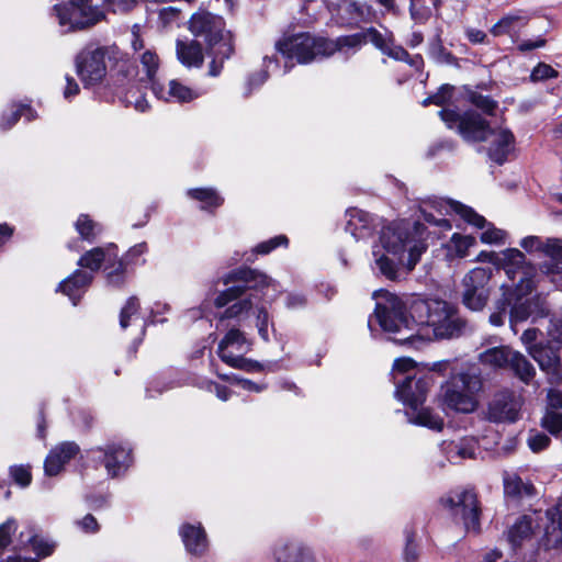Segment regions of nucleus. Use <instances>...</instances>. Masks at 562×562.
<instances>
[{
	"label": "nucleus",
	"mask_w": 562,
	"mask_h": 562,
	"mask_svg": "<svg viewBox=\"0 0 562 562\" xmlns=\"http://www.w3.org/2000/svg\"><path fill=\"white\" fill-rule=\"evenodd\" d=\"M376 300L375 317L383 330L400 334L394 341L419 348L426 340L449 339L460 335L464 323L457 310L446 301L414 299L409 317L400 297L384 290L373 293Z\"/></svg>",
	"instance_id": "1"
},
{
	"label": "nucleus",
	"mask_w": 562,
	"mask_h": 562,
	"mask_svg": "<svg viewBox=\"0 0 562 562\" xmlns=\"http://www.w3.org/2000/svg\"><path fill=\"white\" fill-rule=\"evenodd\" d=\"M530 356L538 362L540 368L546 371L555 370L559 363V357L551 347H531Z\"/></svg>",
	"instance_id": "40"
},
{
	"label": "nucleus",
	"mask_w": 562,
	"mask_h": 562,
	"mask_svg": "<svg viewBox=\"0 0 562 562\" xmlns=\"http://www.w3.org/2000/svg\"><path fill=\"white\" fill-rule=\"evenodd\" d=\"M539 330L537 328H528L521 335V341L530 352L531 347H541V345L535 344L538 337Z\"/></svg>",
	"instance_id": "61"
},
{
	"label": "nucleus",
	"mask_w": 562,
	"mask_h": 562,
	"mask_svg": "<svg viewBox=\"0 0 562 562\" xmlns=\"http://www.w3.org/2000/svg\"><path fill=\"white\" fill-rule=\"evenodd\" d=\"M369 42L367 30L362 33L337 37L336 40L325 38L326 57L334 55L336 52L344 54L356 53L362 44Z\"/></svg>",
	"instance_id": "28"
},
{
	"label": "nucleus",
	"mask_w": 562,
	"mask_h": 562,
	"mask_svg": "<svg viewBox=\"0 0 562 562\" xmlns=\"http://www.w3.org/2000/svg\"><path fill=\"white\" fill-rule=\"evenodd\" d=\"M220 378L222 380L236 383V384L240 385V387L243 390L248 391V392L260 393L267 389L266 384H259V383L252 382L247 379L238 378L237 375H234V374H232V375L220 374Z\"/></svg>",
	"instance_id": "49"
},
{
	"label": "nucleus",
	"mask_w": 562,
	"mask_h": 562,
	"mask_svg": "<svg viewBox=\"0 0 562 562\" xmlns=\"http://www.w3.org/2000/svg\"><path fill=\"white\" fill-rule=\"evenodd\" d=\"M441 451L449 462L457 464L465 459H475L479 452V443L473 437H463L457 440L442 441Z\"/></svg>",
	"instance_id": "20"
},
{
	"label": "nucleus",
	"mask_w": 562,
	"mask_h": 562,
	"mask_svg": "<svg viewBox=\"0 0 562 562\" xmlns=\"http://www.w3.org/2000/svg\"><path fill=\"white\" fill-rule=\"evenodd\" d=\"M151 91L157 99L170 103H190L202 95V93L189 87L179 79H170L166 85L154 81Z\"/></svg>",
	"instance_id": "19"
},
{
	"label": "nucleus",
	"mask_w": 562,
	"mask_h": 562,
	"mask_svg": "<svg viewBox=\"0 0 562 562\" xmlns=\"http://www.w3.org/2000/svg\"><path fill=\"white\" fill-rule=\"evenodd\" d=\"M548 334L553 340L562 341V318L550 321Z\"/></svg>",
	"instance_id": "63"
},
{
	"label": "nucleus",
	"mask_w": 562,
	"mask_h": 562,
	"mask_svg": "<svg viewBox=\"0 0 562 562\" xmlns=\"http://www.w3.org/2000/svg\"><path fill=\"white\" fill-rule=\"evenodd\" d=\"M541 426L551 435L562 438V412L546 411L541 418Z\"/></svg>",
	"instance_id": "46"
},
{
	"label": "nucleus",
	"mask_w": 562,
	"mask_h": 562,
	"mask_svg": "<svg viewBox=\"0 0 562 562\" xmlns=\"http://www.w3.org/2000/svg\"><path fill=\"white\" fill-rule=\"evenodd\" d=\"M483 381L479 370L470 368L452 374L440 390V404L446 411L471 414L479 407Z\"/></svg>",
	"instance_id": "7"
},
{
	"label": "nucleus",
	"mask_w": 562,
	"mask_h": 562,
	"mask_svg": "<svg viewBox=\"0 0 562 562\" xmlns=\"http://www.w3.org/2000/svg\"><path fill=\"white\" fill-rule=\"evenodd\" d=\"M59 24L70 30L85 29L104 19V12L91 0H69L54 5Z\"/></svg>",
	"instance_id": "13"
},
{
	"label": "nucleus",
	"mask_w": 562,
	"mask_h": 562,
	"mask_svg": "<svg viewBox=\"0 0 562 562\" xmlns=\"http://www.w3.org/2000/svg\"><path fill=\"white\" fill-rule=\"evenodd\" d=\"M114 12H127L132 10L138 0H108Z\"/></svg>",
	"instance_id": "62"
},
{
	"label": "nucleus",
	"mask_w": 562,
	"mask_h": 562,
	"mask_svg": "<svg viewBox=\"0 0 562 562\" xmlns=\"http://www.w3.org/2000/svg\"><path fill=\"white\" fill-rule=\"evenodd\" d=\"M272 64H277V61L271 57H265L263 58V69H260L258 71H255L251 74L246 83H245V94L249 95L254 90L261 87L268 79V69Z\"/></svg>",
	"instance_id": "44"
},
{
	"label": "nucleus",
	"mask_w": 562,
	"mask_h": 562,
	"mask_svg": "<svg viewBox=\"0 0 562 562\" xmlns=\"http://www.w3.org/2000/svg\"><path fill=\"white\" fill-rule=\"evenodd\" d=\"M251 341L238 327L229 328L218 342L217 355L227 366L246 372H260L263 366L245 355L251 350Z\"/></svg>",
	"instance_id": "10"
},
{
	"label": "nucleus",
	"mask_w": 562,
	"mask_h": 562,
	"mask_svg": "<svg viewBox=\"0 0 562 562\" xmlns=\"http://www.w3.org/2000/svg\"><path fill=\"white\" fill-rule=\"evenodd\" d=\"M526 25V19L518 13H508L495 23L490 32L493 36L509 35L515 38Z\"/></svg>",
	"instance_id": "34"
},
{
	"label": "nucleus",
	"mask_w": 562,
	"mask_h": 562,
	"mask_svg": "<svg viewBox=\"0 0 562 562\" xmlns=\"http://www.w3.org/2000/svg\"><path fill=\"white\" fill-rule=\"evenodd\" d=\"M548 404L546 411H553L554 413L562 412V392L557 389H551L547 395Z\"/></svg>",
	"instance_id": "58"
},
{
	"label": "nucleus",
	"mask_w": 562,
	"mask_h": 562,
	"mask_svg": "<svg viewBox=\"0 0 562 562\" xmlns=\"http://www.w3.org/2000/svg\"><path fill=\"white\" fill-rule=\"evenodd\" d=\"M441 120L450 130H457L467 142H488L490 158L502 165L514 147V135L505 128L492 130L486 121L475 112L459 114L454 110L443 109L439 112Z\"/></svg>",
	"instance_id": "4"
},
{
	"label": "nucleus",
	"mask_w": 562,
	"mask_h": 562,
	"mask_svg": "<svg viewBox=\"0 0 562 562\" xmlns=\"http://www.w3.org/2000/svg\"><path fill=\"white\" fill-rule=\"evenodd\" d=\"M139 302L137 297H130L120 313V326L125 329L128 326L130 318L138 314Z\"/></svg>",
	"instance_id": "48"
},
{
	"label": "nucleus",
	"mask_w": 562,
	"mask_h": 562,
	"mask_svg": "<svg viewBox=\"0 0 562 562\" xmlns=\"http://www.w3.org/2000/svg\"><path fill=\"white\" fill-rule=\"evenodd\" d=\"M188 195L201 203L202 210H212L223 204V198L211 188H196L188 190Z\"/></svg>",
	"instance_id": "38"
},
{
	"label": "nucleus",
	"mask_w": 562,
	"mask_h": 562,
	"mask_svg": "<svg viewBox=\"0 0 562 562\" xmlns=\"http://www.w3.org/2000/svg\"><path fill=\"white\" fill-rule=\"evenodd\" d=\"M469 99L473 105L481 109L485 113H492L496 106V103L488 97L471 92Z\"/></svg>",
	"instance_id": "54"
},
{
	"label": "nucleus",
	"mask_w": 562,
	"mask_h": 562,
	"mask_svg": "<svg viewBox=\"0 0 562 562\" xmlns=\"http://www.w3.org/2000/svg\"><path fill=\"white\" fill-rule=\"evenodd\" d=\"M527 443H528V447L533 452H539L549 446L550 438L542 432H539L537 430H531L528 435Z\"/></svg>",
	"instance_id": "52"
},
{
	"label": "nucleus",
	"mask_w": 562,
	"mask_h": 562,
	"mask_svg": "<svg viewBox=\"0 0 562 562\" xmlns=\"http://www.w3.org/2000/svg\"><path fill=\"white\" fill-rule=\"evenodd\" d=\"M514 374L524 383L528 384L536 374V369L527 358L518 351L513 350L508 367Z\"/></svg>",
	"instance_id": "36"
},
{
	"label": "nucleus",
	"mask_w": 562,
	"mask_h": 562,
	"mask_svg": "<svg viewBox=\"0 0 562 562\" xmlns=\"http://www.w3.org/2000/svg\"><path fill=\"white\" fill-rule=\"evenodd\" d=\"M79 447L72 441H66L56 446L45 459L44 470L46 475H57L77 453Z\"/></svg>",
	"instance_id": "21"
},
{
	"label": "nucleus",
	"mask_w": 562,
	"mask_h": 562,
	"mask_svg": "<svg viewBox=\"0 0 562 562\" xmlns=\"http://www.w3.org/2000/svg\"><path fill=\"white\" fill-rule=\"evenodd\" d=\"M75 524L86 533H95L99 530V524L91 514L86 515L82 519L76 520Z\"/></svg>",
	"instance_id": "59"
},
{
	"label": "nucleus",
	"mask_w": 562,
	"mask_h": 562,
	"mask_svg": "<svg viewBox=\"0 0 562 562\" xmlns=\"http://www.w3.org/2000/svg\"><path fill=\"white\" fill-rule=\"evenodd\" d=\"M10 475L21 487H26L32 481L30 468L26 465H13L10 468Z\"/></svg>",
	"instance_id": "50"
},
{
	"label": "nucleus",
	"mask_w": 562,
	"mask_h": 562,
	"mask_svg": "<svg viewBox=\"0 0 562 562\" xmlns=\"http://www.w3.org/2000/svg\"><path fill=\"white\" fill-rule=\"evenodd\" d=\"M75 228L82 239L92 241L101 232L102 227L89 215L81 214L75 223Z\"/></svg>",
	"instance_id": "43"
},
{
	"label": "nucleus",
	"mask_w": 562,
	"mask_h": 562,
	"mask_svg": "<svg viewBox=\"0 0 562 562\" xmlns=\"http://www.w3.org/2000/svg\"><path fill=\"white\" fill-rule=\"evenodd\" d=\"M93 460L101 461L111 477L122 475L132 464V450L122 443H108L90 450Z\"/></svg>",
	"instance_id": "17"
},
{
	"label": "nucleus",
	"mask_w": 562,
	"mask_h": 562,
	"mask_svg": "<svg viewBox=\"0 0 562 562\" xmlns=\"http://www.w3.org/2000/svg\"><path fill=\"white\" fill-rule=\"evenodd\" d=\"M21 117L20 105H12L5 111L0 119V127L2 130L11 128Z\"/></svg>",
	"instance_id": "55"
},
{
	"label": "nucleus",
	"mask_w": 562,
	"mask_h": 562,
	"mask_svg": "<svg viewBox=\"0 0 562 562\" xmlns=\"http://www.w3.org/2000/svg\"><path fill=\"white\" fill-rule=\"evenodd\" d=\"M256 326L258 328V334L262 338V340L268 341L269 340V325H270V317L269 313L265 307H259L257 310V316H256Z\"/></svg>",
	"instance_id": "53"
},
{
	"label": "nucleus",
	"mask_w": 562,
	"mask_h": 562,
	"mask_svg": "<svg viewBox=\"0 0 562 562\" xmlns=\"http://www.w3.org/2000/svg\"><path fill=\"white\" fill-rule=\"evenodd\" d=\"M277 50L286 59L299 64H310L326 57L325 38L310 33H299L283 37L276 44Z\"/></svg>",
	"instance_id": "12"
},
{
	"label": "nucleus",
	"mask_w": 562,
	"mask_h": 562,
	"mask_svg": "<svg viewBox=\"0 0 562 562\" xmlns=\"http://www.w3.org/2000/svg\"><path fill=\"white\" fill-rule=\"evenodd\" d=\"M367 35L369 36V42L372 43L384 55H387L395 60L402 61L408 58V53L402 46L394 44L392 33H381L376 29L370 27L367 30Z\"/></svg>",
	"instance_id": "26"
},
{
	"label": "nucleus",
	"mask_w": 562,
	"mask_h": 562,
	"mask_svg": "<svg viewBox=\"0 0 562 562\" xmlns=\"http://www.w3.org/2000/svg\"><path fill=\"white\" fill-rule=\"evenodd\" d=\"M92 279L93 274L77 270L71 276L61 281L56 291L67 295L72 304L77 305L87 288L91 283Z\"/></svg>",
	"instance_id": "24"
},
{
	"label": "nucleus",
	"mask_w": 562,
	"mask_h": 562,
	"mask_svg": "<svg viewBox=\"0 0 562 562\" xmlns=\"http://www.w3.org/2000/svg\"><path fill=\"white\" fill-rule=\"evenodd\" d=\"M549 524L544 529V546L548 549L562 546V498L546 512Z\"/></svg>",
	"instance_id": "27"
},
{
	"label": "nucleus",
	"mask_w": 562,
	"mask_h": 562,
	"mask_svg": "<svg viewBox=\"0 0 562 562\" xmlns=\"http://www.w3.org/2000/svg\"><path fill=\"white\" fill-rule=\"evenodd\" d=\"M117 255L114 250V247H109L106 249L97 247L89 251H87L78 261V265L82 268L89 269L91 274L98 271L103 262L116 265L115 259ZM115 266L112 267V269Z\"/></svg>",
	"instance_id": "31"
},
{
	"label": "nucleus",
	"mask_w": 562,
	"mask_h": 562,
	"mask_svg": "<svg viewBox=\"0 0 562 562\" xmlns=\"http://www.w3.org/2000/svg\"><path fill=\"white\" fill-rule=\"evenodd\" d=\"M452 89L453 88L450 86H442L436 94L425 99L423 101V104L427 105L429 103H434L437 105H441L442 103L450 99Z\"/></svg>",
	"instance_id": "57"
},
{
	"label": "nucleus",
	"mask_w": 562,
	"mask_h": 562,
	"mask_svg": "<svg viewBox=\"0 0 562 562\" xmlns=\"http://www.w3.org/2000/svg\"><path fill=\"white\" fill-rule=\"evenodd\" d=\"M234 279L244 280L247 289H259L262 296L270 300L274 299V293L279 291V284L267 274L256 270H239L232 272L223 278L224 285H228ZM251 294L246 293L245 286L233 285L218 292L214 297V307L227 308L218 315L220 323L231 318H243L252 310L254 303Z\"/></svg>",
	"instance_id": "5"
},
{
	"label": "nucleus",
	"mask_w": 562,
	"mask_h": 562,
	"mask_svg": "<svg viewBox=\"0 0 562 562\" xmlns=\"http://www.w3.org/2000/svg\"><path fill=\"white\" fill-rule=\"evenodd\" d=\"M27 547H31L37 558H46L50 555L55 549V544L38 537L33 527H27L20 532L19 542L14 549L22 550Z\"/></svg>",
	"instance_id": "29"
},
{
	"label": "nucleus",
	"mask_w": 562,
	"mask_h": 562,
	"mask_svg": "<svg viewBox=\"0 0 562 562\" xmlns=\"http://www.w3.org/2000/svg\"><path fill=\"white\" fill-rule=\"evenodd\" d=\"M180 536L187 551L193 555H202L209 547L205 531L201 524H184L180 528Z\"/></svg>",
	"instance_id": "25"
},
{
	"label": "nucleus",
	"mask_w": 562,
	"mask_h": 562,
	"mask_svg": "<svg viewBox=\"0 0 562 562\" xmlns=\"http://www.w3.org/2000/svg\"><path fill=\"white\" fill-rule=\"evenodd\" d=\"M475 245L476 239L473 236L454 233L448 244V250L458 258H464L468 256L469 249Z\"/></svg>",
	"instance_id": "42"
},
{
	"label": "nucleus",
	"mask_w": 562,
	"mask_h": 562,
	"mask_svg": "<svg viewBox=\"0 0 562 562\" xmlns=\"http://www.w3.org/2000/svg\"><path fill=\"white\" fill-rule=\"evenodd\" d=\"M411 422L436 431H440L443 427L442 418L428 408H423L417 412Z\"/></svg>",
	"instance_id": "45"
},
{
	"label": "nucleus",
	"mask_w": 562,
	"mask_h": 562,
	"mask_svg": "<svg viewBox=\"0 0 562 562\" xmlns=\"http://www.w3.org/2000/svg\"><path fill=\"white\" fill-rule=\"evenodd\" d=\"M513 349L507 346L492 347L479 355L482 366L496 370L508 367Z\"/></svg>",
	"instance_id": "32"
},
{
	"label": "nucleus",
	"mask_w": 562,
	"mask_h": 562,
	"mask_svg": "<svg viewBox=\"0 0 562 562\" xmlns=\"http://www.w3.org/2000/svg\"><path fill=\"white\" fill-rule=\"evenodd\" d=\"M475 261L502 268L512 281L502 289L504 302L510 306L509 322L514 331L518 323L546 315L542 300L532 295L536 268L526 260L524 252L517 248H507L501 252L482 250Z\"/></svg>",
	"instance_id": "2"
},
{
	"label": "nucleus",
	"mask_w": 562,
	"mask_h": 562,
	"mask_svg": "<svg viewBox=\"0 0 562 562\" xmlns=\"http://www.w3.org/2000/svg\"><path fill=\"white\" fill-rule=\"evenodd\" d=\"M445 502L456 516H461L468 531H479L480 508L476 494L472 490L454 491Z\"/></svg>",
	"instance_id": "18"
},
{
	"label": "nucleus",
	"mask_w": 562,
	"mask_h": 562,
	"mask_svg": "<svg viewBox=\"0 0 562 562\" xmlns=\"http://www.w3.org/2000/svg\"><path fill=\"white\" fill-rule=\"evenodd\" d=\"M346 232L356 240L366 239L371 236L373 218L368 212L352 207L346 211Z\"/></svg>",
	"instance_id": "23"
},
{
	"label": "nucleus",
	"mask_w": 562,
	"mask_h": 562,
	"mask_svg": "<svg viewBox=\"0 0 562 562\" xmlns=\"http://www.w3.org/2000/svg\"><path fill=\"white\" fill-rule=\"evenodd\" d=\"M306 297L302 293H289L285 297V306L289 310H299L306 305Z\"/></svg>",
	"instance_id": "60"
},
{
	"label": "nucleus",
	"mask_w": 562,
	"mask_h": 562,
	"mask_svg": "<svg viewBox=\"0 0 562 562\" xmlns=\"http://www.w3.org/2000/svg\"><path fill=\"white\" fill-rule=\"evenodd\" d=\"M277 562H315L312 551L299 543H280L274 549Z\"/></svg>",
	"instance_id": "30"
},
{
	"label": "nucleus",
	"mask_w": 562,
	"mask_h": 562,
	"mask_svg": "<svg viewBox=\"0 0 562 562\" xmlns=\"http://www.w3.org/2000/svg\"><path fill=\"white\" fill-rule=\"evenodd\" d=\"M392 379L396 386L395 397L413 409L425 402L432 385L431 376L417 370L411 358H398L394 361Z\"/></svg>",
	"instance_id": "8"
},
{
	"label": "nucleus",
	"mask_w": 562,
	"mask_h": 562,
	"mask_svg": "<svg viewBox=\"0 0 562 562\" xmlns=\"http://www.w3.org/2000/svg\"><path fill=\"white\" fill-rule=\"evenodd\" d=\"M492 277L490 268L476 267L462 279V301L472 311H481L490 297L488 282Z\"/></svg>",
	"instance_id": "14"
},
{
	"label": "nucleus",
	"mask_w": 562,
	"mask_h": 562,
	"mask_svg": "<svg viewBox=\"0 0 562 562\" xmlns=\"http://www.w3.org/2000/svg\"><path fill=\"white\" fill-rule=\"evenodd\" d=\"M429 53L438 61H443L449 57V54L445 52V48L439 40H436L430 44Z\"/></svg>",
	"instance_id": "64"
},
{
	"label": "nucleus",
	"mask_w": 562,
	"mask_h": 562,
	"mask_svg": "<svg viewBox=\"0 0 562 562\" xmlns=\"http://www.w3.org/2000/svg\"><path fill=\"white\" fill-rule=\"evenodd\" d=\"M138 60L142 66V71L145 74L146 79L150 82V87L156 79V74L159 68V57L153 49H145L138 55Z\"/></svg>",
	"instance_id": "41"
},
{
	"label": "nucleus",
	"mask_w": 562,
	"mask_h": 562,
	"mask_svg": "<svg viewBox=\"0 0 562 562\" xmlns=\"http://www.w3.org/2000/svg\"><path fill=\"white\" fill-rule=\"evenodd\" d=\"M147 251V244L139 243L135 246L131 247L126 252L124 258L117 260L115 267L110 269L109 266L105 267L106 271V280L112 285H121L125 280V269L128 265H136L139 261V258Z\"/></svg>",
	"instance_id": "22"
},
{
	"label": "nucleus",
	"mask_w": 562,
	"mask_h": 562,
	"mask_svg": "<svg viewBox=\"0 0 562 562\" xmlns=\"http://www.w3.org/2000/svg\"><path fill=\"white\" fill-rule=\"evenodd\" d=\"M190 31L194 36L202 37L216 57L231 56L233 52L231 34L225 31V23L221 16L199 11L190 20Z\"/></svg>",
	"instance_id": "9"
},
{
	"label": "nucleus",
	"mask_w": 562,
	"mask_h": 562,
	"mask_svg": "<svg viewBox=\"0 0 562 562\" xmlns=\"http://www.w3.org/2000/svg\"><path fill=\"white\" fill-rule=\"evenodd\" d=\"M16 528V521L12 518L0 525V562H38V559L21 558L20 555L2 558L5 549L12 543V536L15 533Z\"/></svg>",
	"instance_id": "35"
},
{
	"label": "nucleus",
	"mask_w": 562,
	"mask_h": 562,
	"mask_svg": "<svg viewBox=\"0 0 562 562\" xmlns=\"http://www.w3.org/2000/svg\"><path fill=\"white\" fill-rule=\"evenodd\" d=\"M177 56L178 59L188 67H199L203 63L202 49L200 45L194 43L187 44L183 42H178Z\"/></svg>",
	"instance_id": "37"
},
{
	"label": "nucleus",
	"mask_w": 562,
	"mask_h": 562,
	"mask_svg": "<svg viewBox=\"0 0 562 562\" xmlns=\"http://www.w3.org/2000/svg\"><path fill=\"white\" fill-rule=\"evenodd\" d=\"M505 495L513 498L530 497L535 494V487L529 482H524L519 475L514 472H504L503 474Z\"/></svg>",
	"instance_id": "33"
},
{
	"label": "nucleus",
	"mask_w": 562,
	"mask_h": 562,
	"mask_svg": "<svg viewBox=\"0 0 562 562\" xmlns=\"http://www.w3.org/2000/svg\"><path fill=\"white\" fill-rule=\"evenodd\" d=\"M288 245V238L284 235H279L273 238H270L266 241H262L256 246L254 249V252L260 254V255H268L273 249L278 248L279 246H286Z\"/></svg>",
	"instance_id": "51"
},
{
	"label": "nucleus",
	"mask_w": 562,
	"mask_h": 562,
	"mask_svg": "<svg viewBox=\"0 0 562 562\" xmlns=\"http://www.w3.org/2000/svg\"><path fill=\"white\" fill-rule=\"evenodd\" d=\"M379 241L380 244L373 247L374 262L380 272L390 280L396 279L397 265L382 250L398 257L401 262L402 255L407 252L405 265L408 270H413L427 248L425 227L419 222L412 226L404 221L391 223L382 228Z\"/></svg>",
	"instance_id": "3"
},
{
	"label": "nucleus",
	"mask_w": 562,
	"mask_h": 562,
	"mask_svg": "<svg viewBox=\"0 0 562 562\" xmlns=\"http://www.w3.org/2000/svg\"><path fill=\"white\" fill-rule=\"evenodd\" d=\"M557 76L558 72L550 65L547 64H539L533 68L531 72V79L533 81L546 80L549 78H554Z\"/></svg>",
	"instance_id": "56"
},
{
	"label": "nucleus",
	"mask_w": 562,
	"mask_h": 562,
	"mask_svg": "<svg viewBox=\"0 0 562 562\" xmlns=\"http://www.w3.org/2000/svg\"><path fill=\"white\" fill-rule=\"evenodd\" d=\"M423 220L431 225L439 227L442 231H450V222L443 217L451 213L460 215L467 223L483 232L480 235V240L486 245L501 246L506 243L507 233L501 228L495 227L488 223L482 215L477 214L472 207L464 205L458 201L450 199L436 198L420 209Z\"/></svg>",
	"instance_id": "6"
},
{
	"label": "nucleus",
	"mask_w": 562,
	"mask_h": 562,
	"mask_svg": "<svg viewBox=\"0 0 562 562\" xmlns=\"http://www.w3.org/2000/svg\"><path fill=\"white\" fill-rule=\"evenodd\" d=\"M532 518L529 516H522L509 529L508 540L514 547L519 546L521 541L528 539L532 535Z\"/></svg>",
	"instance_id": "39"
},
{
	"label": "nucleus",
	"mask_w": 562,
	"mask_h": 562,
	"mask_svg": "<svg viewBox=\"0 0 562 562\" xmlns=\"http://www.w3.org/2000/svg\"><path fill=\"white\" fill-rule=\"evenodd\" d=\"M524 397L512 390L497 392L487 405L486 417L493 423H515L519 419Z\"/></svg>",
	"instance_id": "15"
},
{
	"label": "nucleus",
	"mask_w": 562,
	"mask_h": 562,
	"mask_svg": "<svg viewBox=\"0 0 562 562\" xmlns=\"http://www.w3.org/2000/svg\"><path fill=\"white\" fill-rule=\"evenodd\" d=\"M520 247L528 252L540 251L549 257V261L543 262L540 269L546 274L562 273V240L558 238H547L543 240L538 236H527L519 243Z\"/></svg>",
	"instance_id": "16"
},
{
	"label": "nucleus",
	"mask_w": 562,
	"mask_h": 562,
	"mask_svg": "<svg viewBox=\"0 0 562 562\" xmlns=\"http://www.w3.org/2000/svg\"><path fill=\"white\" fill-rule=\"evenodd\" d=\"M117 55L116 46L87 45L76 57V70L85 87L94 86L106 75V59Z\"/></svg>",
	"instance_id": "11"
},
{
	"label": "nucleus",
	"mask_w": 562,
	"mask_h": 562,
	"mask_svg": "<svg viewBox=\"0 0 562 562\" xmlns=\"http://www.w3.org/2000/svg\"><path fill=\"white\" fill-rule=\"evenodd\" d=\"M215 295L216 293L210 290L199 307L190 308L186 312V317H188L189 319L206 317L207 314L211 312L212 307L214 306Z\"/></svg>",
	"instance_id": "47"
}]
</instances>
